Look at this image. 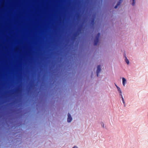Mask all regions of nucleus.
I'll use <instances>...</instances> for the list:
<instances>
[{
	"label": "nucleus",
	"mask_w": 148,
	"mask_h": 148,
	"mask_svg": "<svg viewBox=\"0 0 148 148\" xmlns=\"http://www.w3.org/2000/svg\"><path fill=\"white\" fill-rule=\"evenodd\" d=\"M100 36V33H98L97 34V35L95 37V38L94 40V45H96L97 44L99 40V38Z\"/></svg>",
	"instance_id": "obj_1"
},
{
	"label": "nucleus",
	"mask_w": 148,
	"mask_h": 148,
	"mask_svg": "<svg viewBox=\"0 0 148 148\" xmlns=\"http://www.w3.org/2000/svg\"><path fill=\"white\" fill-rule=\"evenodd\" d=\"M101 66L100 65H98L97 66V77H98L99 73L101 71Z\"/></svg>",
	"instance_id": "obj_2"
},
{
	"label": "nucleus",
	"mask_w": 148,
	"mask_h": 148,
	"mask_svg": "<svg viewBox=\"0 0 148 148\" xmlns=\"http://www.w3.org/2000/svg\"><path fill=\"white\" fill-rule=\"evenodd\" d=\"M67 121L68 122H70L72 120V118L69 113L68 114Z\"/></svg>",
	"instance_id": "obj_3"
},
{
	"label": "nucleus",
	"mask_w": 148,
	"mask_h": 148,
	"mask_svg": "<svg viewBox=\"0 0 148 148\" xmlns=\"http://www.w3.org/2000/svg\"><path fill=\"white\" fill-rule=\"evenodd\" d=\"M122 82L124 86H125L126 82V79L124 77L122 78Z\"/></svg>",
	"instance_id": "obj_4"
},
{
	"label": "nucleus",
	"mask_w": 148,
	"mask_h": 148,
	"mask_svg": "<svg viewBox=\"0 0 148 148\" xmlns=\"http://www.w3.org/2000/svg\"><path fill=\"white\" fill-rule=\"evenodd\" d=\"M120 1H119L117 3V4H116V5L114 7V8H117L118 6L120 5Z\"/></svg>",
	"instance_id": "obj_5"
},
{
	"label": "nucleus",
	"mask_w": 148,
	"mask_h": 148,
	"mask_svg": "<svg viewBox=\"0 0 148 148\" xmlns=\"http://www.w3.org/2000/svg\"><path fill=\"white\" fill-rule=\"evenodd\" d=\"M125 60L127 64H129V61L126 56H125Z\"/></svg>",
	"instance_id": "obj_6"
},
{
	"label": "nucleus",
	"mask_w": 148,
	"mask_h": 148,
	"mask_svg": "<svg viewBox=\"0 0 148 148\" xmlns=\"http://www.w3.org/2000/svg\"><path fill=\"white\" fill-rule=\"evenodd\" d=\"M94 21L95 20L94 18L92 19L91 20V24L93 26L94 25Z\"/></svg>",
	"instance_id": "obj_7"
},
{
	"label": "nucleus",
	"mask_w": 148,
	"mask_h": 148,
	"mask_svg": "<svg viewBox=\"0 0 148 148\" xmlns=\"http://www.w3.org/2000/svg\"><path fill=\"white\" fill-rule=\"evenodd\" d=\"M121 98L122 99V101H123V104L124 105H125V102L124 101V99H123L122 96H121ZM125 106V105H124V106Z\"/></svg>",
	"instance_id": "obj_8"
},
{
	"label": "nucleus",
	"mask_w": 148,
	"mask_h": 148,
	"mask_svg": "<svg viewBox=\"0 0 148 148\" xmlns=\"http://www.w3.org/2000/svg\"><path fill=\"white\" fill-rule=\"evenodd\" d=\"M132 5L133 6H134V5L135 4V0H132Z\"/></svg>",
	"instance_id": "obj_9"
},
{
	"label": "nucleus",
	"mask_w": 148,
	"mask_h": 148,
	"mask_svg": "<svg viewBox=\"0 0 148 148\" xmlns=\"http://www.w3.org/2000/svg\"><path fill=\"white\" fill-rule=\"evenodd\" d=\"M117 88L119 92L121 90L120 88L119 87H117Z\"/></svg>",
	"instance_id": "obj_10"
},
{
	"label": "nucleus",
	"mask_w": 148,
	"mask_h": 148,
	"mask_svg": "<svg viewBox=\"0 0 148 148\" xmlns=\"http://www.w3.org/2000/svg\"><path fill=\"white\" fill-rule=\"evenodd\" d=\"M119 93H120V95L121 96H122V94H121L122 92H121V91H119Z\"/></svg>",
	"instance_id": "obj_11"
},
{
	"label": "nucleus",
	"mask_w": 148,
	"mask_h": 148,
	"mask_svg": "<svg viewBox=\"0 0 148 148\" xmlns=\"http://www.w3.org/2000/svg\"><path fill=\"white\" fill-rule=\"evenodd\" d=\"M101 125L103 127H104V124L103 123H101Z\"/></svg>",
	"instance_id": "obj_12"
},
{
	"label": "nucleus",
	"mask_w": 148,
	"mask_h": 148,
	"mask_svg": "<svg viewBox=\"0 0 148 148\" xmlns=\"http://www.w3.org/2000/svg\"><path fill=\"white\" fill-rule=\"evenodd\" d=\"M124 57H125V56H126V55H125V53H124Z\"/></svg>",
	"instance_id": "obj_13"
},
{
	"label": "nucleus",
	"mask_w": 148,
	"mask_h": 148,
	"mask_svg": "<svg viewBox=\"0 0 148 148\" xmlns=\"http://www.w3.org/2000/svg\"><path fill=\"white\" fill-rule=\"evenodd\" d=\"M116 87L117 88V87H118L117 85H116Z\"/></svg>",
	"instance_id": "obj_14"
}]
</instances>
